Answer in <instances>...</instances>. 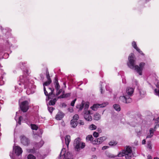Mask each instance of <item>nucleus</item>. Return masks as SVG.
<instances>
[{
	"instance_id": "nucleus-23",
	"label": "nucleus",
	"mask_w": 159,
	"mask_h": 159,
	"mask_svg": "<svg viewBox=\"0 0 159 159\" xmlns=\"http://www.w3.org/2000/svg\"><path fill=\"white\" fill-rule=\"evenodd\" d=\"M34 86L33 85H32L33 88H34ZM34 88L31 89H28L26 91L27 93L29 95L30 93H33L35 92Z\"/></svg>"
},
{
	"instance_id": "nucleus-21",
	"label": "nucleus",
	"mask_w": 159,
	"mask_h": 159,
	"mask_svg": "<svg viewBox=\"0 0 159 159\" xmlns=\"http://www.w3.org/2000/svg\"><path fill=\"white\" fill-rule=\"evenodd\" d=\"M66 144L67 147H68L69 143L70 142V136L69 135H66L65 138Z\"/></svg>"
},
{
	"instance_id": "nucleus-13",
	"label": "nucleus",
	"mask_w": 159,
	"mask_h": 159,
	"mask_svg": "<svg viewBox=\"0 0 159 159\" xmlns=\"http://www.w3.org/2000/svg\"><path fill=\"white\" fill-rule=\"evenodd\" d=\"M2 76H1V85H2L4 84V80L6 78V73L3 70L1 69V75Z\"/></svg>"
},
{
	"instance_id": "nucleus-1",
	"label": "nucleus",
	"mask_w": 159,
	"mask_h": 159,
	"mask_svg": "<svg viewBox=\"0 0 159 159\" xmlns=\"http://www.w3.org/2000/svg\"><path fill=\"white\" fill-rule=\"evenodd\" d=\"M129 61L127 62L128 67L131 69H134L137 71L140 75H142V70L145 65L144 62H141L139 65V66L137 65H135V58L134 55L131 53L128 57Z\"/></svg>"
},
{
	"instance_id": "nucleus-27",
	"label": "nucleus",
	"mask_w": 159,
	"mask_h": 159,
	"mask_svg": "<svg viewBox=\"0 0 159 159\" xmlns=\"http://www.w3.org/2000/svg\"><path fill=\"white\" fill-rule=\"evenodd\" d=\"M153 129L152 128H151L150 129L149 132H150V134L148 135L146 137L147 138H151L153 135Z\"/></svg>"
},
{
	"instance_id": "nucleus-54",
	"label": "nucleus",
	"mask_w": 159,
	"mask_h": 159,
	"mask_svg": "<svg viewBox=\"0 0 159 159\" xmlns=\"http://www.w3.org/2000/svg\"><path fill=\"white\" fill-rule=\"evenodd\" d=\"M146 141L145 139H143L142 141V144H144L145 143Z\"/></svg>"
},
{
	"instance_id": "nucleus-49",
	"label": "nucleus",
	"mask_w": 159,
	"mask_h": 159,
	"mask_svg": "<svg viewBox=\"0 0 159 159\" xmlns=\"http://www.w3.org/2000/svg\"><path fill=\"white\" fill-rule=\"evenodd\" d=\"M136 50L140 54H141L142 55H144V54L140 50L139 48H138V49H137V50Z\"/></svg>"
},
{
	"instance_id": "nucleus-19",
	"label": "nucleus",
	"mask_w": 159,
	"mask_h": 159,
	"mask_svg": "<svg viewBox=\"0 0 159 159\" xmlns=\"http://www.w3.org/2000/svg\"><path fill=\"white\" fill-rule=\"evenodd\" d=\"M70 93H68L65 94V91H63L62 92V94L60 95L58 98H66L70 96Z\"/></svg>"
},
{
	"instance_id": "nucleus-11",
	"label": "nucleus",
	"mask_w": 159,
	"mask_h": 159,
	"mask_svg": "<svg viewBox=\"0 0 159 159\" xmlns=\"http://www.w3.org/2000/svg\"><path fill=\"white\" fill-rule=\"evenodd\" d=\"M106 139V137L103 136L99 138L95 139L92 142V143L93 144H99L102 143Z\"/></svg>"
},
{
	"instance_id": "nucleus-31",
	"label": "nucleus",
	"mask_w": 159,
	"mask_h": 159,
	"mask_svg": "<svg viewBox=\"0 0 159 159\" xmlns=\"http://www.w3.org/2000/svg\"><path fill=\"white\" fill-rule=\"evenodd\" d=\"M57 99L56 98H54L52 100H51L49 101L48 103V105H53L56 103L57 101Z\"/></svg>"
},
{
	"instance_id": "nucleus-4",
	"label": "nucleus",
	"mask_w": 159,
	"mask_h": 159,
	"mask_svg": "<svg viewBox=\"0 0 159 159\" xmlns=\"http://www.w3.org/2000/svg\"><path fill=\"white\" fill-rule=\"evenodd\" d=\"M65 149H62L60 154V159H72V154L69 152L65 153Z\"/></svg>"
},
{
	"instance_id": "nucleus-48",
	"label": "nucleus",
	"mask_w": 159,
	"mask_h": 159,
	"mask_svg": "<svg viewBox=\"0 0 159 159\" xmlns=\"http://www.w3.org/2000/svg\"><path fill=\"white\" fill-rule=\"evenodd\" d=\"M76 99H75L73 101H72L71 102V104H70L71 106L73 107L74 106L75 102V101H76Z\"/></svg>"
},
{
	"instance_id": "nucleus-22",
	"label": "nucleus",
	"mask_w": 159,
	"mask_h": 159,
	"mask_svg": "<svg viewBox=\"0 0 159 159\" xmlns=\"http://www.w3.org/2000/svg\"><path fill=\"white\" fill-rule=\"evenodd\" d=\"M86 140L87 142H90L92 143V142L93 141L92 136L91 135H88L86 138Z\"/></svg>"
},
{
	"instance_id": "nucleus-61",
	"label": "nucleus",
	"mask_w": 159,
	"mask_h": 159,
	"mask_svg": "<svg viewBox=\"0 0 159 159\" xmlns=\"http://www.w3.org/2000/svg\"><path fill=\"white\" fill-rule=\"evenodd\" d=\"M7 43H8V44H9V46H11V45H9V42H8V41H7Z\"/></svg>"
},
{
	"instance_id": "nucleus-59",
	"label": "nucleus",
	"mask_w": 159,
	"mask_h": 159,
	"mask_svg": "<svg viewBox=\"0 0 159 159\" xmlns=\"http://www.w3.org/2000/svg\"><path fill=\"white\" fill-rule=\"evenodd\" d=\"M63 85H64L65 88H66V84L65 82H64L63 83Z\"/></svg>"
},
{
	"instance_id": "nucleus-64",
	"label": "nucleus",
	"mask_w": 159,
	"mask_h": 159,
	"mask_svg": "<svg viewBox=\"0 0 159 159\" xmlns=\"http://www.w3.org/2000/svg\"><path fill=\"white\" fill-rule=\"evenodd\" d=\"M135 82L136 84V85H137V82L136 80H135Z\"/></svg>"
},
{
	"instance_id": "nucleus-12",
	"label": "nucleus",
	"mask_w": 159,
	"mask_h": 159,
	"mask_svg": "<svg viewBox=\"0 0 159 159\" xmlns=\"http://www.w3.org/2000/svg\"><path fill=\"white\" fill-rule=\"evenodd\" d=\"M13 149L15 153L17 156H20L22 153L23 152L22 149L19 146H13Z\"/></svg>"
},
{
	"instance_id": "nucleus-30",
	"label": "nucleus",
	"mask_w": 159,
	"mask_h": 159,
	"mask_svg": "<svg viewBox=\"0 0 159 159\" xmlns=\"http://www.w3.org/2000/svg\"><path fill=\"white\" fill-rule=\"evenodd\" d=\"M113 107L117 111H119L120 110V107L119 105L117 104H115L113 105Z\"/></svg>"
},
{
	"instance_id": "nucleus-46",
	"label": "nucleus",
	"mask_w": 159,
	"mask_h": 159,
	"mask_svg": "<svg viewBox=\"0 0 159 159\" xmlns=\"http://www.w3.org/2000/svg\"><path fill=\"white\" fill-rule=\"evenodd\" d=\"M26 62H20V66L21 68H22L23 66H24L26 64Z\"/></svg>"
},
{
	"instance_id": "nucleus-18",
	"label": "nucleus",
	"mask_w": 159,
	"mask_h": 159,
	"mask_svg": "<svg viewBox=\"0 0 159 159\" xmlns=\"http://www.w3.org/2000/svg\"><path fill=\"white\" fill-rule=\"evenodd\" d=\"M134 89L132 88L128 87L126 89V93L129 96H131L134 92Z\"/></svg>"
},
{
	"instance_id": "nucleus-28",
	"label": "nucleus",
	"mask_w": 159,
	"mask_h": 159,
	"mask_svg": "<svg viewBox=\"0 0 159 159\" xmlns=\"http://www.w3.org/2000/svg\"><path fill=\"white\" fill-rule=\"evenodd\" d=\"M77 121L74 120H71L70 122V124L72 127L75 128L77 125Z\"/></svg>"
},
{
	"instance_id": "nucleus-56",
	"label": "nucleus",
	"mask_w": 159,
	"mask_h": 159,
	"mask_svg": "<svg viewBox=\"0 0 159 159\" xmlns=\"http://www.w3.org/2000/svg\"><path fill=\"white\" fill-rule=\"evenodd\" d=\"M148 159H152V158L150 156L148 155Z\"/></svg>"
},
{
	"instance_id": "nucleus-32",
	"label": "nucleus",
	"mask_w": 159,
	"mask_h": 159,
	"mask_svg": "<svg viewBox=\"0 0 159 159\" xmlns=\"http://www.w3.org/2000/svg\"><path fill=\"white\" fill-rule=\"evenodd\" d=\"M37 149L35 146L33 148V149H26L27 152L28 153H34L35 152V149Z\"/></svg>"
},
{
	"instance_id": "nucleus-52",
	"label": "nucleus",
	"mask_w": 159,
	"mask_h": 159,
	"mask_svg": "<svg viewBox=\"0 0 159 159\" xmlns=\"http://www.w3.org/2000/svg\"><path fill=\"white\" fill-rule=\"evenodd\" d=\"M148 148L150 149H152V147H151V144H148Z\"/></svg>"
},
{
	"instance_id": "nucleus-6",
	"label": "nucleus",
	"mask_w": 159,
	"mask_h": 159,
	"mask_svg": "<svg viewBox=\"0 0 159 159\" xmlns=\"http://www.w3.org/2000/svg\"><path fill=\"white\" fill-rule=\"evenodd\" d=\"M11 30L9 28L2 29V27H1V31L3 34L2 36L5 39H7L11 36Z\"/></svg>"
},
{
	"instance_id": "nucleus-60",
	"label": "nucleus",
	"mask_w": 159,
	"mask_h": 159,
	"mask_svg": "<svg viewBox=\"0 0 159 159\" xmlns=\"http://www.w3.org/2000/svg\"><path fill=\"white\" fill-rule=\"evenodd\" d=\"M98 130L99 132H101V129H98Z\"/></svg>"
},
{
	"instance_id": "nucleus-58",
	"label": "nucleus",
	"mask_w": 159,
	"mask_h": 159,
	"mask_svg": "<svg viewBox=\"0 0 159 159\" xmlns=\"http://www.w3.org/2000/svg\"><path fill=\"white\" fill-rule=\"evenodd\" d=\"M92 157H93V158H96V156H95V155H93L92 156Z\"/></svg>"
},
{
	"instance_id": "nucleus-35",
	"label": "nucleus",
	"mask_w": 159,
	"mask_h": 159,
	"mask_svg": "<svg viewBox=\"0 0 159 159\" xmlns=\"http://www.w3.org/2000/svg\"><path fill=\"white\" fill-rule=\"evenodd\" d=\"M46 78L47 79V80L48 81H50L51 80V79L50 78V76L49 75V72L48 70H46Z\"/></svg>"
},
{
	"instance_id": "nucleus-2",
	"label": "nucleus",
	"mask_w": 159,
	"mask_h": 159,
	"mask_svg": "<svg viewBox=\"0 0 159 159\" xmlns=\"http://www.w3.org/2000/svg\"><path fill=\"white\" fill-rule=\"evenodd\" d=\"M132 155V148L130 146H127L125 149L119 153L118 156L119 157L125 156L126 159H131Z\"/></svg>"
},
{
	"instance_id": "nucleus-16",
	"label": "nucleus",
	"mask_w": 159,
	"mask_h": 159,
	"mask_svg": "<svg viewBox=\"0 0 159 159\" xmlns=\"http://www.w3.org/2000/svg\"><path fill=\"white\" fill-rule=\"evenodd\" d=\"M64 114L61 112L59 111L56 115V119L57 120H61L64 117Z\"/></svg>"
},
{
	"instance_id": "nucleus-7",
	"label": "nucleus",
	"mask_w": 159,
	"mask_h": 159,
	"mask_svg": "<svg viewBox=\"0 0 159 159\" xmlns=\"http://www.w3.org/2000/svg\"><path fill=\"white\" fill-rule=\"evenodd\" d=\"M89 105L88 102L85 103L84 101H83L81 105L77 106V108L79 109V111L82 110L84 107V110H88V109L89 107Z\"/></svg>"
},
{
	"instance_id": "nucleus-42",
	"label": "nucleus",
	"mask_w": 159,
	"mask_h": 159,
	"mask_svg": "<svg viewBox=\"0 0 159 159\" xmlns=\"http://www.w3.org/2000/svg\"><path fill=\"white\" fill-rule=\"evenodd\" d=\"M47 105L48 106V111H49V112L52 113V112L53 111V110H54V108L53 107H49L48 106V104H47Z\"/></svg>"
},
{
	"instance_id": "nucleus-43",
	"label": "nucleus",
	"mask_w": 159,
	"mask_h": 159,
	"mask_svg": "<svg viewBox=\"0 0 159 159\" xmlns=\"http://www.w3.org/2000/svg\"><path fill=\"white\" fill-rule=\"evenodd\" d=\"M139 93L140 95L143 97V95H144L145 93L146 92L145 91H143L142 90H139Z\"/></svg>"
},
{
	"instance_id": "nucleus-41",
	"label": "nucleus",
	"mask_w": 159,
	"mask_h": 159,
	"mask_svg": "<svg viewBox=\"0 0 159 159\" xmlns=\"http://www.w3.org/2000/svg\"><path fill=\"white\" fill-rule=\"evenodd\" d=\"M79 116L78 115L75 114L73 117V119L72 120H74L75 121H77L78 119Z\"/></svg>"
},
{
	"instance_id": "nucleus-37",
	"label": "nucleus",
	"mask_w": 159,
	"mask_h": 159,
	"mask_svg": "<svg viewBox=\"0 0 159 159\" xmlns=\"http://www.w3.org/2000/svg\"><path fill=\"white\" fill-rule=\"evenodd\" d=\"M132 46L136 50L138 49V48L137 47L136 43L135 41L132 42Z\"/></svg>"
},
{
	"instance_id": "nucleus-33",
	"label": "nucleus",
	"mask_w": 159,
	"mask_h": 159,
	"mask_svg": "<svg viewBox=\"0 0 159 159\" xmlns=\"http://www.w3.org/2000/svg\"><path fill=\"white\" fill-rule=\"evenodd\" d=\"M10 156L12 159H19L18 157L19 156H17L16 155V156H14L13 154L12 153H10Z\"/></svg>"
},
{
	"instance_id": "nucleus-8",
	"label": "nucleus",
	"mask_w": 159,
	"mask_h": 159,
	"mask_svg": "<svg viewBox=\"0 0 159 159\" xmlns=\"http://www.w3.org/2000/svg\"><path fill=\"white\" fill-rule=\"evenodd\" d=\"M20 142L21 144L24 146H27L30 143L29 139L24 135L21 136L20 137Z\"/></svg>"
},
{
	"instance_id": "nucleus-63",
	"label": "nucleus",
	"mask_w": 159,
	"mask_h": 159,
	"mask_svg": "<svg viewBox=\"0 0 159 159\" xmlns=\"http://www.w3.org/2000/svg\"><path fill=\"white\" fill-rule=\"evenodd\" d=\"M122 82L123 83L125 84V81H124L123 80H122Z\"/></svg>"
},
{
	"instance_id": "nucleus-44",
	"label": "nucleus",
	"mask_w": 159,
	"mask_h": 159,
	"mask_svg": "<svg viewBox=\"0 0 159 159\" xmlns=\"http://www.w3.org/2000/svg\"><path fill=\"white\" fill-rule=\"evenodd\" d=\"M57 93H56V95L57 96H58L59 95L62 91V89H60V88L57 90H56Z\"/></svg>"
},
{
	"instance_id": "nucleus-53",
	"label": "nucleus",
	"mask_w": 159,
	"mask_h": 159,
	"mask_svg": "<svg viewBox=\"0 0 159 159\" xmlns=\"http://www.w3.org/2000/svg\"><path fill=\"white\" fill-rule=\"evenodd\" d=\"M108 148V147L106 146H105L103 147L102 148V150H105V149H107Z\"/></svg>"
},
{
	"instance_id": "nucleus-55",
	"label": "nucleus",
	"mask_w": 159,
	"mask_h": 159,
	"mask_svg": "<svg viewBox=\"0 0 159 159\" xmlns=\"http://www.w3.org/2000/svg\"><path fill=\"white\" fill-rule=\"evenodd\" d=\"M100 91H101V93H103V92H102V85H101V86L100 87Z\"/></svg>"
},
{
	"instance_id": "nucleus-9",
	"label": "nucleus",
	"mask_w": 159,
	"mask_h": 159,
	"mask_svg": "<svg viewBox=\"0 0 159 159\" xmlns=\"http://www.w3.org/2000/svg\"><path fill=\"white\" fill-rule=\"evenodd\" d=\"M84 117L86 120L88 121H91L92 120V117L90 115V110H85L84 111Z\"/></svg>"
},
{
	"instance_id": "nucleus-39",
	"label": "nucleus",
	"mask_w": 159,
	"mask_h": 159,
	"mask_svg": "<svg viewBox=\"0 0 159 159\" xmlns=\"http://www.w3.org/2000/svg\"><path fill=\"white\" fill-rule=\"evenodd\" d=\"M117 144V142L114 141H111L109 143V145L111 146H114Z\"/></svg>"
},
{
	"instance_id": "nucleus-20",
	"label": "nucleus",
	"mask_w": 159,
	"mask_h": 159,
	"mask_svg": "<svg viewBox=\"0 0 159 159\" xmlns=\"http://www.w3.org/2000/svg\"><path fill=\"white\" fill-rule=\"evenodd\" d=\"M44 141L43 140H41L38 143H36L35 145V147L36 148H41L44 144Z\"/></svg>"
},
{
	"instance_id": "nucleus-34",
	"label": "nucleus",
	"mask_w": 159,
	"mask_h": 159,
	"mask_svg": "<svg viewBox=\"0 0 159 159\" xmlns=\"http://www.w3.org/2000/svg\"><path fill=\"white\" fill-rule=\"evenodd\" d=\"M97 128L96 126L94 124H92L89 127V128L91 130H93Z\"/></svg>"
},
{
	"instance_id": "nucleus-38",
	"label": "nucleus",
	"mask_w": 159,
	"mask_h": 159,
	"mask_svg": "<svg viewBox=\"0 0 159 159\" xmlns=\"http://www.w3.org/2000/svg\"><path fill=\"white\" fill-rule=\"evenodd\" d=\"M129 96L128 95H127V98L126 99V100L125 102V103H129L131 102L132 101V99L130 98Z\"/></svg>"
},
{
	"instance_id": "nucleus-29",
	"label": "nucleus",
	"mask_w": 159,
	"mask_h": 159,
	"mask_svg": "<svg viewBox=\"0 0 159 159\" xmlns=\"http://www.w3.org/2000/svg\"><path fill=\"white\" fill-rule=\"evenodd\" d=\"M126 98H127V95L123 96L120 97L119 99L120 101L125 103Z\"/></svg>"
},
{
	"instance_id": "nucleus-26",
	"label": "nucleus",
	"mask_w": 159,
	"mask_h": 159,
	"mask_svg": "<svg viewBox=\"0 0 159 159\" xmlns=\"http://www.w3.org/2000/svg\"><path fill=\"white\" fill-rule=\"evenodd\" d=\"M26 79L23 76H20V80L21 82L19 83V84L20 85L22 84H23L24 83L26 82V81H25Z\"/></svg>"
},
{
	"instance_id": "nucleus-36",
	"label": "nucleus",
	"mask_w": 159,
	"mask_h": 159,
	"mask_svg": "<svg viewBox=\"0 0 159 159\" xmlns=\"http://www.w3.org/2000/svg\"><path fill=\"white\" fill-rule=\"evenodd\" d=\"M31 126L33 130H37L38 129V127L34 124H31Z\"/></svg>"
},
{
	"instance_id": "nucleus-24",
	"label": "nucleus",
	"mask_w": 159,
	"mask_h": 159,
	"mask_svg": "<svg viewBox=\"0 0 159 159\" xmlns=\"http://www.w3.org/2000/svg\"><path fill=\"white\" fill-rule=\"evenodd\" d=\"M156 86L157 89H155L154 90L155 94L159 96V83H157Z\"/></svg>"
},
{
	"instance_id": "nucleus-57",
	"label": "nucleus",
	"mask_w": 159,
	"mask_h": 159,
	"mask_svg": "<svg viewBox=\"0 0 159 159\" xmlns=\"http://www.w3.org/2000/svg\"><path fill=\"white\" fill-rule=\"evenodd\" d=\"M156 121H157V122H159V117L157 119Z\"/></svg>"
},
{
	"instance_id": "nucleus-3",
	"label": "nucleus",
	"mask_w": 159,
	"mask_h": 159,
	"mask_svg": "<svg viewBox=\"0 0 159 159\" xmlns=\"http://www.w3.org/2000/svg\"><path fill=\"white\" fill-rule=\"evenodd\" d=\"M73 146L75 149L78 151L84 148L85 146V144L81 141L80 138H77L74 140Z\"/></svg>"
},
{
	"instance_id": "nucleus-5",
	"label": "nucleus",
	"mask_w": 159,
	"mask_h": 159,
	"mask_svg": "<svg viewBox=\"0 0 159 159\" xmlns=\"http://www.w3.org/2000/svg\"><path fill=\"white\" fill-rule=\"evenodd\" d=\"M29 103L27 101H25L19 103L20 107L22 111L25 112L29 108Z\"/></svg>"
},
{
	"instance_id": "nucleus-51",
	"label": "nucleus",
	"mask_w": 159,
	"mask_h": 159,
	"mask_svg": "<svg viewBox=\"0 0 159 159\" xmlns=\"http://www.w3.org/2000/svg\"><path fill=\"white\" fill-rule=\"evenodd\" d=\"M78 123L80 124V125H84V122L81 120H80L79 121Z\"/></svg>"
},
{
	"instance_id": "nucleus-50",
	"label": "nucleus",
	"mask_w": 159,
	"mask_h": 159,
	"mask_svg": "<svg viewBox=\"0 0 159 159\" xmlns=\"http://www.w3.org/2000/svg\"><path fill=\"white\" fill-rule=\"evenodd\" d=\"M107 156L109 157H110V158H114L115 157V156L112 155V154H108V155H107Z\"/></svg>"
},
{
	"instance_id": "nucleus-15",
	"label": "nucleus",
	"mask_w": 159,
	"mask_h": 159,
	"mask_svg": "<svg viewBox=\"0 0 159 159\" xmlns=\"http://www.w3.org/2000/svg\"><path fill=\"white\" fill-rule=\"evenodd\" d=\"M52 81H47L45 82L43 84V86L44 87L43 90L44 91V93L46 96H47L48 95V93L47 91L46 90V88L45 87V86H47L49 85L51 83Z\"/></svg>"
},
{
	"instance_id": "nucleus-45",
	"label": "nucleus",
	"mask_w": 159,
	"mask_h": 159,
	"mask_svg": "<svg viewBox=\"0 0 159 159\" xmlns=\"http://www.w3.org/2000/svg\"><path fill=\"white\" fill-rule=\"evenodd\" d=\"M93 136L96 138L98 137L99 136L98 133L96 132H94L93 133Z\"/></svg>"
},
{
	"instance_id": "nucleus-17",
	"label": "nucleus",
	"mask_w": 159,
	"mask_h": 159,
	"mask_svg": "<svg viewBox=\"0 0 159 159\" xmlns=\"http://www.w3.org/2000/svg\"><path fill=\"white\" fill-rule=\"evenodd\" d=\"M48 90H49L51 91V92L49 93H48V95L46 96L48 97V99H46V100H48L49 99H50L51 98V97L52 95H53L54 96L55 95L54 94H53V93L54 90V89L53 88H49Z\"/></svg>"
},
{
	"instance_id": "nucleus-40",
	"label": "nucleus",
	"mask_w": 159,
	"mask_h": 159,
	"mask_svg": "<svg viewBox=\"0 0 159 159\" xmlns=\"http://www.w3.org/2000/svg\"><path fill=\"white\" fill-rule=\"evenodd\" d=\"M28 159H36L35 156L32 154H29L27 156Z\"/></svg>"
},
{
	"instance_id": "nucleus-10",
	"label": "nucleus",
	"mask_w": 159,
	"mask_h": 159,
	"mask_svg": "<svg viewBox=\"0 0 159 159\" xmlns=\"http://www.w3.org/2000/svg\"><path fill=\"white\" fill-rule=\"evenodd\" d=\"M108 104V102H106L102 104H94L92 107H91V108L92 110L94 111H96L97 109L99 107H105Z\"/></svg>"
},
{
	"instance_id": "nucleus-25",
	"label": "nucleus",
	"mask_w": 159,
	"mask_h": 159,
	"mask_svg": "<svg viewBox=\"0 0 159 159\" xmlns=\"http://www.w3.org/2000/svg\"><path fill=\"white\" fill-rule=\"evenodd\" d=\"M101 118L100 115L98 113H96L94 115L93 119L94 120H99Z\"/></svg>"
},
{
	"instance_id": "nucleus-62",
	"label": "nucleus",
	"mask_w": 159,
	"mask_h": 159,
	"mask_svg": "<svg viewBox=\"0 0 159 159\" xmlns=\"http://www.w3.org/2000/svg\"><path fill=\"white\" fill-rule=\"evenodd\" d=\"M154 159H159V158L158 157H155Z\"/></svg>"
},
{
	"instance_id": "nucleus-14",
	"label": "nucleus",
	"mask_w": 159,
	"mask_h": 159,
	"mask_svg": "<svg viewBox=\"0 0 159 159\" xmlns=\"http://www.w3.org/2000/svg\"><path fill=\"white\" fill-rule=\"evenodd\" d=\"M53 84L56 90H58L60 88V86L59 83L57 78L56 77L54 78L53 80Z\"/></svg>"
},
{
	"instance_id": "nucleus-47",
	"label": "nucleus",
	"mask_w": 159,
	"mask_h": 159,
	"mask_svg": "<svg viewBox=\"0 0 159 159\" xmlns=\"http://www.w3.org/2000/svg\"><path fill=\"white\" fill-rule=\"evenodd\" d=\"M22 119L23 117L21 116H20L19 117V119L18 123L20 125L21 124V121L22 120Z\"/></svg>"
}]
</instances>
